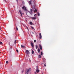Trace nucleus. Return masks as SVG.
Instances as JSON below:
<instances>
[{
	"label": "nucleus",
	"mask_w": 74,
	"mask_h": 74,
	"mask_svg": "<svg viewBox=\"0 0 74 74\" xmlns=\"http://www.w3.org/2000/svg\"><path fill=\"white\" fill-rule=\"evenodd\" d=\"M31 70H32L30 68H29V69H27V71H26L25 72V74H28V73H29V71H30Z\"/></svg>",
	"instance_id": "f257e3e1"
},
{
	"label": "nucleus",
	"mask_w": 74,
	"mask_h": 74,
	"mask_svg": "<svg viewBox=\"0 0 74 74\" xmlns=\"http://www.w3.org/2000/svg\"><path fill=\"white\" fill-rule=\"evenodd\" d=\"M26 54L27 55H29V54L30 53L29 52V50H26Z\"/></svg>",
	"instance_id": "f03ea898"
},
{
	"label": "nucleus",
	"mask_w": 74,
	"mask_h": 74,
	"mask_svg": "<svg viewBox=\"0 0 74 74\" xmlns=\"http://www.w3.org/2000/svg\"><path fill=\"white\" fill-rule=\"evenodd\" d=\"M39 47L40 49L41 50H42V46L40 44H39Z\"/></svg>",
	"instance_id": "7ed1b4c3"
},
{
	"label": "nucleus",
	"mask_w": 74,
	"mask_h": 74,
	"mask_svg": "<svg viewBox=\"0 0 74 74\" xmlns=\"http://www.w3.org/2000/svg\"><path fill=\"white\" fill-rule=\"evenodd\" d=\"M42 38V36H41V33H40L39 34V38L40 39H41Z\"/></svg>",
	"instance_id": "20e7f679"
},
{
	"label": "nucleus",
	"mask_w": 74,
	"mask_h": 74,
	"mask_svg": "<svg viewBox=\"0 0 74 74\" xmlns=\"http://www.w3.org/2000/svg\"><path fill=\"white\" fill-rule=\"evenodd\" d=\"M30 44L32 47H34V45H33V42H31Z\"/></svg>",
	"instance_id": "39448f33"
},
{
	"label": "nucleus",
	"mask_w": 74,
	"mask_h": 74,
	"mask_svg": "<svg viewBox=\"0 0 74 74\" xmlns=\"http://www.w3.org/2000/svg\"><path fill=\"white\" fill-rule=\"evenodd\" d=\"M31 18L32 19H34V20H35V19H36V17H32Z\"/></svg>",
	"instance_id": "423d86ee"
},
{
	"label": "nucleus",
	"mask_w": 74,
	"mask_h": 74,
	"mask_svg": "<svg viewBox=\"0 0 74 74\" xmlns=\"http://www.w3.org/2000/svg\"><path fill=\"white\" fill-rule=\"evenodd\" d=\"M29 4V5H32V2L30 1H29L28 2Z\"/></svg>",
	"instance_id": "0eeeda50"
},
{
	"label": "nucleus",
	"mask_w": 74,
	"mask_h": 74,
	"mask_svg": "<svg viewBox=\"0 0 74 74\" xmlns=\"http://www.w3.org/2000/svg\"><path fill=\"white\" fill-rule=\"evenodd\" d=\"M36 70L37 73H39V72H40V70H39L38 69H36Z\"/></svg>",
	"instance_id": "6e6552de"
},
{
	"label": "nucleus",
	"mask_w": 74,
	"mask_h": 74,
	"mask_svg": "<svg viewBox=\"0 0 74 74\" xmlns=\"http://www.w3.org/2000/svg\"><path fill=\"white\" fill-rule=\"evenodd\" d=\"M19 12L21 14V16H22V12L21 11V10H19Z\"/></svg>",
	"instance_id": "1a4fd4ad"
},
{
	"label": "nucleus",
	"mask_w": 74,
	"mask_h": 74,
	"mask_svg": "<svg viewBox=\"0 0 74 74\" xmlns=\"http://www.w3.org/2000/svg\"><path fill=\"white\" fill-rule=\"evenodd\" d=\"M40 48H38V53H40Z\"/></svg>",
	"instance_id": "9d476101"
},
{
	"label": "nucleus",
	"mask_w": 74,
	"mask_h": 74,
	"mask_svg": "<svg viewBox=\"0 0 74 74\" xmlns=\"http://www.w3.org/2000/svg\"><path fill=\"white\" fill-rule=\"evenodd\" d=\"M35 47H36V49H37V48H38V46H37V45H35Z\"/></svg>",
	"instance_id": "9b49d317"
},
{
	"label": "nucleus",
	"mask_w": 74,
	"mask_h": 74,
	"mask_svg": "<svg viewBox=\"0 0 74 74\" xmlns=\"http://www.w3.org/2000/svg\"><path fill=\"white\" fill-rule=\"evenodd\" d=\"M29 24L32 25H33V23H32V22H30L29 23Z\"/></svg>",
	"instance_id": "f8f14e48"
},
{
	"label": "nucleus",
	"mask_w": 74,
	"mask_h": 74,
	"mask_svg": "<svg viewBox=\"0 0 74 74\" xmlns=\"http://www.w3.org/2000/svg\"><path fill=\"white\" fill-rule=\"evenodd\" d=\"M21 48H25V46H23L22 45H21Z\"/></svg>",
	"instance_id": "ddd939ff"
},
{
	"label": "nucleus",
	"mask_w": 74,
	"mask_h": 74,
	"mask_svg": "<svg viewBox=\"0 0 74 74\" xmlns=\"http://www.w3.org/2000/svg\"><path fill=\"white\" fill-rule=\"evenodd\" d=\"M25 6H24L23 7H22V8L23 9V10H25Z\"/></svg>",
	"instance_id": "4468645a"
},
{
	"label": "nucleus",
	"mask_w": 74,
	"mask_h": 74,
	"mask_svg": "<svg viewBox=\"0 0 74 74\" xmlns=\"http://www.w3.org/2000/svg\"><path fill=\"white\" fill-rule=\"evenodd\" d=\"M34 51L33 50L32 51V54H33L34 53Z\"/></svg>",
	"instance_id": "2eb2a0df"
},
{
	"label": "nucleus",
	"mask_w": 74,
	"mask_h": 74,
	"mask_svg": "<svg viewBox=\"0 0 74 74\" xmlns=\"http://www.w3.org/2000/svg\"><path fill=\"white\" fill-rule=\"evenodd\" d=\"M31 27L32 29H34V27Z\"/></svg>",
	"instance_id": "dca6fc26"
},
{
	"label": "nucleus",
	"mask_w": 74,
	"mask_h": 74,
	"mask_svg": "<svg viewBox=\"0 0 74 74\" xmlns=\"http://www.w3.org/2000/svg\"><path fill=\"white\" fill-rule=\"evenodd\" d=\"M37 10L35 9V10L34 11V12H37Z\"/></svg>",
	"instance_id": "f3484780"
},
{
	"label": "nucleus",
	"mask_w": 74,
	"mask_h": 74,
	"mask_svg": "<svg viewBox=\"0 0 74 74\" xmlns=\"http://www.w3.org/2000/svg\"><path fill=\"white\" fill-rule=\"evenodd\" d=\"M2 44H3V43H2V42H0V45H2Z\"/></svg>",
	"instance_id": "a211bd4d"
},
{
	"label": "nucleus",
	"mask_w": 74,
	"mask_h": 74,
	"mask_svg": "<svg viewBox=\"0 0 74 74\" xmlns=\"http://www.w3.org/2000/svg\"><path fill=\"white\" fill-rule=\"evenodd\" d=\"M33 8H34V9H36V8H35V6H34V5H33Z\"/></svg>",
	"instance_id": "6ab92c4d"
},
{
	"label": "nucleus",
	"mask_w": 74,
	"mask_h": 74,
	"mask_svg": "<svg viewBox=\"0 0 74 74\" xmlns=\"http://www.w3.org/2000/svg\"><path fill=\"white\" fill-rule=\"evenodd\" d=\"M24 10L25 11H26L27 10V9H26V8H25Z\"/></svg>",
	"instance_id": "aec40b11"
},
{
	"label": "nucleus",
	"mask_w": 74,
	"mask_h": 74,
	"mask_svg": "<svg viewBox=\"0 0 74 74\" xmlns=\"http://www.w3.org/2000/svg\"><path fill=\"white\" fill-rule=\"evenodd\" d=\"M39 58H41V55H40L38 57Z\"/></svg>",
	"instance_id": "412c9836"
},
{
	"label": "nucleus",
	"mask_w": 74,
	"mask_h": 74,
	"mask_svg": "<svg viewBox=\"0 0 74 74\" xmlns=\"http://www.w3.org/2000/svg\"><path fill=\"white\" fill-rule=\"evenodd\" d=\"M40 55H42V52H41Z\"/></svg>",
	"instance_id": "4be33fe9"
},
{
	"label": "nucleus",
	"mask_w": 74,
	"mask_h": 74,
	"mask_svg": "<svg viewBox=\"0 0 74 74\" xmlns=\"http://www.w3.org/2000/svg\"><path fill=\"white\" fill-rule=\"evenodd\" d=\"M16 30H18V27H16Z\"/></svg>",
	"instance_id": "5701e85b"
},
{
	"label": "nucleus",
	"mask_w": 74,
	"mask_h": 74,
	"mask_svg": "<svg viewBox=\"0 0 74 74\" xmlns=\"http://www.w3.org/2000/svg\"><path fill=\"white\" fill-rule=\"evenodd\" d=\"M6 63H7V64H8V61H7L6 62Z\"/></svg>",
	"instance_id": "b1692460"
},
{
	"label": "nucleus",
	"mask_w": 74,
	"mask_h": 74,
	"mask_svg": "<svg viewBox=\"0 0 74 74\" xmlns=\"http://www.w3.org/2000/svg\"><path fill=\"white\" fill-rule=\"evenodd\" d=\"M34 42H36V40H34Z\"/></svg>",
	"instance_id": "393cba45"
},
{
	"label": "nucleus",
	"mask_w": 74,
	"mask_h": 74,
	"mask_svg": "<svg viewBox=\"0 0 74 74\" xmlns=\"http://www.w3.org/2000/svg\"><path fill=\"white\" fill-rule=\"evenodd\" d=\"M36 69H38V67L37 66H36Z\"/></svg>",
	"instance_id": "a878e982"
},
{
	"label": "nucleus",
	"mask_w": 74,
	"mask_h": 74,
	"mask_svg": "<svg viewBox=\"0 0 74 74\" xmlns=\"http://www.w3.org/2000/svg\"><path fill=\"white\" fill-rule=\"evenodd\" d=\"M16 52H18V49L16 50Z\"/></svg>",
	"instance_id": "bb28decb"
},
{
	"label": "nucleus",
	"mask_w": 74,
	"mask_h": 74,
	"mask_svg": "<svg viewBox=\"0 0 74 74\" xmlns=\"http://www.w3.org/2000/svg\"><path fill=\"white\" fill-rule=\"evenodd\" d=\"M0 30L1 31H2V30H1V27H0Z\"/></svg>",
	"instance_id": "cd10ccee"
},
{
	"label": "nucleus",
	"mask_w": 74,
	"mask_h": 74,
	"mask_svg": "<svg viewBox=\"0 0 74 74\" xmlns=\"http://www.w3.org/2000/svg\"><path fill=\"white\" fill-rule=\"evenodd\" d=\"M16 40H15L14 42V43H16Z\"/></svg>",
	"instance_id": "c85d7f7f"
},
{
	"label": "nucleus",
	"mask_w": 74,
	"mask_h": 74,
	"mask_svg": "<svg viewBox=\"0 0 74 74\" xmlns=\"http://www.w3.org/2000/svg\"><path fill=\"white\" fill-rule=\"evenodd\" d=\"M44 66H45V67H46V65H45V64H44Z\"/></svg>",
	"instance_id": "c756f323"
},
{
	"label": "nucleus",
	"mask_w": 74,
	"mask_h": 74,
	"mask_svg": "<svg viewBox=\"0 0 74 74\" xmlns=\"http://www.w3.org/2000/svg\"><path fill=\"white\" fill-rule=\"evenodd\" d=\"M38 16H39L40 15V14L39 13H38Z\"/></svg>",
	"instance_id": "7c9ffc66"
},
{
	"label": "nucleus",
	"mask_w": 74,
	"mask_h": 74,
	"mask_svg": "<svg viewBox=\"0 0 74 74\" xmlns=\"http://www.w3.org/2000/svg\"><path fill=\"white\" fill-rule=\"evenodd\" d=\"M30 10H31V12H32V9H31Z\"/></svg>",
	"instance_id": "2f4dec72"
},
{
	"label": "nucleus",
	"mask_w": 74,
	"mask_h": 74,
	"mask_svg": "<svg viewBox=\"0 0 74 74\" xmlns=\"http://www.w3.org/2000/svg\"><path fill=\"white\" fill-rule=\"evenodd\" d=\"M35 73V74H37V73H36V72H35V73Z\"/></svg>",
	"instance_id": "473e14b6"
},
{
	"label": "nucleus",
	"mask_w": 74,
	"mask_h": 74,
	"mask_svg": "<svg viewBox=\"0 0 74 74\" xmlns=\"http://www.w3.org/2000/svg\"><path fill=\"white\" fill-rule=\"evenodd\" d=\"M32 34H34V33L33 32H32Z\"/></svg>",
	"instance_id": "72a5a7b5"
},
{
	"label": "nucleus",
	"mask_w": 74,
	"mask_h": 74,
	"mask_svg": "<svg viewBox=\"0 0 74 74\" xmlns=\"http://www.w3.org/2000/svg\"><path fill=\"white\" fill-rule=\"evenodd\" d=\"M36 14H35L34 15V16H36Z\"/></svg>",
	"instance_id": "f704fd0d"
},
{
	"label": "nucleus",
	"mask_w": 74,
	"mask_h": 74,
	"mask_svg": "<svg viewBox=\"0 0 74 74\" xmlns=\"http://www.w3.org/2000/svg\"><path fill=\"white\" fill-rule=\"evenodd\" d=\"M16 1H17V2H18V0H16Z\"/></svg>",
	"instance_id": "c9c22d12"
},
{
	"label": "nucleus",
	"mask_w": 74,
	"mask_h": 74,
	"mask_svg": "<svg viewBox=\"0 0 74 74\" xmlns=\"http://www.w3.org/2000/svg\"><path fill=\"white\" fill-rule=\"evenodd\" d=\"M22 14H24L23 13Z\"/></svg>",
	"instance_id": "e433bc0d"
},
{
	"label": "nucleus",
	"mask_w": 74,
	"mask_h": 74,
	"mask_svg": "<svg viewBox=\"0 0 74 74\" xmlns=\"http://www.w3.org/2000/svg\"><path fill=\"white\" fill-rule=\"evenodd\" d=\"M31 1H32V0H31Z\"/></svg>",
	"instance_id": "4c0bfd02"
},
{
	"label": "nucleus",
	"mask_w": 74,
	"mask_h": 74,
	"mask_svg": "<svg viewBox=\"0 0 74 74\" xmlns=\"http://www.w3.org/2000/svg\"><path fill=\"white\" fill-rule=\"evenodd\" d=\"M27 29H28V28H27Z\"/></svg>",
	"instance_id": "58836bf2"
}]
</instances>
